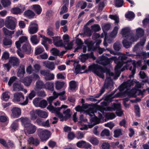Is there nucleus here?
<instances>
[{"instance_id": "1", "label": "nucleus", "mask_w": 149, "mask_h": 149, "mask_svg": "<svg viewBox=\"0 0 149 149\" xmlns=\"http://www.w3.org/2000/svg\"><path fill=\"white\" fill-rule=\"evenodd\" d=\"M129 52H126V55H123L119 56L118 58L116 56H113L111 59L113 60L117 64L115 68V74L110 71H107V69L103 68L97 64H93L89 66L88 70L91 71L95 74L102 79L104 77L103 74L106 72L107 77L104 84V87L106 89H111L113 86V82L111 79L113 77L114 79H116L119 76L120 74V69L121 67L125 65L124 67L121 69V71L123 72L125 69H129L132 71V74L129 75V77L131 78L133 77L135 73L136 67L133 62L127 61V56L134 57L136 56L133 54H129Z\"/></svg>"}, {"instance_id": "2", "label": "nucleus", "mask_w": 149, "mask_h": 149, "mask_svg": "<svg viewBox=\"0 0 149 149\" xmlns=\"http://www.w3.org/2000/svg\"><path fill=\"white\" fill-rule=\"evenodd\" d=\"M121 33L123 38L122 43L124 47L126 48L130 47L132 42L136 41L137 40L134 37L133 34L129 28L126 27L123 29Z\"/></svg>"}, {"instance_id": "3", "label": "nucleus", "mask_w": 149, "mask_h": 149, "mask_svg": "<svg viewBox=\"0 0 149 149\" xmlns=\"http://www.w3.org/2000/svg\"><path fill=\"white\" fill-rule=\"evenodd\" d=\"M22 125L24 126V131L26 135L34 133L36 130V127L32 124L29 119L26 118L20 119Z\"/></svg>"}, {"instance_id": "4", "label": "nucleus", "mask_w": 149, "mask_h": 149, "mask_svg": "<svg viewBox=\"0 0 149 149\" xmlns=\"http://www.w3.org/2000/svg\"><path fill=\"white\" fill-rule=\"evenodd\" d=\"M67 107V105H63L60 107L55 108V111H54L55 115L59 118L61 121H63L64 120H66L71 116L70 110L69 109H67L65 111H63V113L64 115V116L62 113H61V110L62 108H66Z\"/></svg>"}, {"instance_id": "5", "label": "nucleus", "mask_w": 149, "mask_h": 149, "mask_svg": "<svg viewBox=\"0 0 149 149\" xmlns=\"http://www.w3.org/2000/svg\"><path fill=\"white\" fill-rule=\"evenodd\" d=\"M135 85V88L136 89L141 87L142 84L139 83L135 79L133 81L131 80L127 81L123 83L119 87V90L120 91L124 90L125 89L128 90L131 86Z\"/></svg>"}, {"instance_id": "6", "label": "nucleus", "mask_w": 149, "mask_h": 149, "mask_svg": "<svg viewBox=\"0 0 149 149\" xmlns=\"http://www.w3.org/2000/svg\"><path fill=\"white\" fill-rule=\"evenodd\" d=\"M37 134L41 140L44 141L49 139L51 135V133L47 130L40 128L37 131Z\"/></svg>"}, {"instance_id": "7", "label": "nucleus", "mask_w": 149, "mask_h": 149, "mask_svg": "<svg viewBox=\"0 0 149 149\" xmlns=\"http://www.w3.org/2000/svg\"><path fill=\"white\" fill-rule=\"evenodd\" d=\"M107 110L109 111H116V113L119 116H121L123 114V111L121 109V104H120L113 103L111 107H108Z\"/></svg>"}, {"instance_id": "8", "label": "nucleus", "mask_w": 149, "mask_h": 149, "mask_svg": "<svg viewBox=\"0 0 149 149\" xmlns=\"http://www.w3.org/2000/svg\"><path fill=\"white\" fill-rule=\"evenodd\" d=\"M5 26L8 29L11 30L15 29L16 24L15 22V18L12 17H7L5 23Z\"/></svg>"}, {"instance_id": "9", "label": "nucleus", "mask_w": 149, "mask_h": 149, "mask_svg": "<svg viewBox=\"0 0 149 149\" xmlns=\"http://www.w3.org/2000/svg\"><path fill=\"white\" fill-rule=\"evenodd\" d=\"M38 30V24L34 22H31L28 28V31L30 34H33L37 32Z\"/></svg>"}, {"instance_id": "10", "label": "nucleus", "mask_w": 149, "mask_h": 149, "mask_svg": "<svg viewBox=\"0 0 149 149\" xmlns=\"http://www.w3.org/2000/svg\"><path fill=\"white\" fill-rule=\"evenodd\" d=\"M80 56V61L82 62H84L88 58H92L94 60L95 59V57L94 56L93 53L92 52H91L90 54H82Z\"/></svg>"}, {"instance_id": "11", "label": "nucleus", "mask_w": 149, "mask_h": 149, "mask_svg": "<svg viewBox=\"0 0 149 149\" xmlns=\"http://www.w3.org/2000/svg\"><path fill=\"white\" fill-rule=\"evenodd\" d=\"M12 111L11 117L12 118H17L21 114V110L19 108H13L12 110Z\"/></svg>"}, {"instance_id": "12", "label": "nucleus", "mask_w": 149, "mask_h": 149, "mask_svg": "<svg viewBox=\"0 0 149 149\" xmlns=\"http://www.w3.org/2000/svg\"><path fill=\"white\" fill-rule=\"evenodd\" d=\"M52 38L53 40V43L56 46L60 47L63 45L64 42L61 39L60 37H53Z\"/></svg>"}, {"instance_id": "13", "label": "nucleus", "mask_w": 149, "mask_h": 149, "mask_svg": "<svg viewBox=\"0 0 149 149\" xmlns=\"http://www.w3.org/2000/svg\"><path fill=\"white\" fill-rule=\"evenodd\" d=\"M28 143L30 144H32L35 146H38L40 144V141L37 138H34L33 136H31L28 138Z\"/></svg>"}, {"instance_id": "14", "label": "nucleus", "mask_w": 149, "mask_h": 149, "mask_svg": "<svg viewBox=\"0 0 149 149\" xmlns=\"http://www.w3.org/2000/svg\"><path fill=\"white\" fill-rule=\"evenodd\" d=\"M24 97L22 93L21 92L17 93L14 94V98L13 101L14 102H19L22 99L24 100Z\"/></svg>"}, {"instance_id": "15", "label": "nucleus", "mask_w": 149, "mask_h": 149, "mask_svg": "<svg viewBox=\"0 0 149 149\" xmlns=\"http://www.w3.org/2000/svg\"><path fill=\"white\" fill-rule=\"evenodd\" d=\"M23 51L27 54H30L31 50V46L30 43H27L24 44L22 47Z\"/></svg>"}, {"instance_id": "16", "label": "nucleus", "mask_w": 149, "mask_h": 149, "mask_svg": "<svg viewBox=\"0 0 149 149\" xmlns=\"http://www.w3.org/2000/svg\"><path fill=\"white\" fill-rule=\"evenodd\" d=\"M54 100L52 97L50 96L47 99L48 101V102L49 105L47 107V109L52 113H54V111H55V109L57 107H54L52 105V101Z\"/></svg>"}, {"instance_id": "17", "label": "nucleus", "mask_w": 149, "mask_h": 149, "mask_svg": "<svg viewBox=\"0 0 149 149\" xmlns=\"http://www.w3.org/2000/svg\"><path fill=\"white\" fill-rule=\"evenodd\" d=\"M35 95L36 92L34 90H32L31 92L29 94L28 97L26 96V99L25 101L23 103H20V104L23 105H26L27 104L28 102V97H29V99L31 100L35 96Z\"/></svg>"}, {"instance_id": "18", "label": "nucleus", "mask_w": 149, "mask_h": 149, "mask_svg": "<svg viewBox=\"0 0 149 149\" xmlns=\"http://www.w3.org/2000/svg\"><path fill=\"white\" fill-rule=\"evenodd\" d=\"M9 62L13 66L18 65L19 63V60L16 57H11L10 58Z\"/></svg>"}, {"instance_id": "19", "label": "nucleus", "mask_w": 149, "mask_h": 149, "mask_svg": "<svg viewBox=\"0 0 149 149\" xmlns=\"http://www.w3.org/2000/svg\"><path fill=\"white\" fill-rule=\"evenodd\" d=\"M85 43L87 45L88 50V51H93L96 49L94 47V43L92 41L89 39L86 40Z\"/></svg>"}, {"instance_id": "20", "label": "nucleus", "mask_w": 149, "mask_h": 149, "mask_svg": "<svg viewBox=\"0 0 149 149\" xmlns=\"http://www.w3.org/2000/svg\"><path fill=\"white\" fill-rule=\"evenodd\" d=\"M45 84L43 82L40 80L37 81L36 83L34 88L35 91H38L43 88H44Z\"/></svg>"}, {"instance_id": "21", "label": "nucleus", "mask_w": 149, "mask_h": 149, "mask_svg": "<svg viewBox=\"0 0 149 149\" xmlns=\"http://www.w3.org/2000/svg\"><path fill=\"white\" fill-rule=\"evenodd\" d=\"M99 114V118H97L96 116H94L93 118H91L90 119L92 124V125H93V126L95 125L99 124L100 123V120L102 117L101 114Z\"/></svg>"}, {"instance_id": "22", "label": "nucleus", "mask_w": 149, "mask_h": 149, "mask_svg": "<svg viewBox=\"0 0 149 149\" xmlns=\"http://www.w3.org/2000/svg\"><path fill=\"white\" fill-rule=\"evenodd\" d=\"M43 63L45 67L51 70H53L55 68V64L53 62L45 61Z\"/></svg>"}, {"instance_id": "23", "label": "nucleus", "mask_w": 149, "mask_h": 149, "mask_svg": "<svg viewBox=\"0 0 149 149\" xmlns=\"http://www.w3.org/2000/svg\"><path fill=\"white\" fill-rule=\"evenodd\" d=\"M107 58L105 56L101 57L96 61L97 63L102 65H106L109 64V62L107 60Z\"/></svg>"}, {"instance_id": "24", "label": "nucleus", "mask_w": 149, "mask_h": 149, "mask_svg": "<svg viewBox=\"0 0 149 149\" xmlns=\"http://www.w3.org/2000/svg\"><path fill=\"white\" fill-rule=\"evenodd\" d=\"M25 73L24 65H21L18 69L17 75L19 77H23Z\"/></svg>"}, {"instance_id": "25", "label": "nucleus", "mask_w": 149, "mask_h": 149, "mask_svg": "<svg viewBox=\"0 0 149 149\" xmlns=\"http://www.w3.org/2000/svg\"><path fill=\"white\" fill-rule=\"evenodd\" d=\"M24 15L29 19L33 18L35 16L34 13L30 10L25 11L24 13Z\"/></svg>"}, {"instance_id": "26", "label": "nucleus", "mask_w": 149, "mask_h": 149, "mask_svg": "<svg viewBox=\"0 0 149 149\" xmlns=\"http://www.w3.org/2000/svg\"><path fill=\"white\" fill-rule=\"evenodd\" d=\"M100 37V36L98 33H93V35L92 37L93 40L95 41H97L96 43L97 46H98L101 42V40L98 39Z\"/></svg>"}, {"instance_id": "27", "label": "nucleus", "mask_w": 149, "mask_h": 149, "mask_svg": "<svg viewBox=\"0 0 149 149\" xmlns=\"http://www.w3.org/2000/svg\"><path fill=\"white\" fill-rule=\"evenodd\" d=\"M44 88L51 91L54 90V83L52 82H47L45 84Z\"/></svg>"}, {"instance_id": "28", "label": "nucleus", "mask_w": 149, "mask_h": 149, "mask_svg": "<svg viewBox=\"0 0 149 149\" xmlns=\"http://www.w3.org/2000/svg\"><path fill=\"white\" fill-rule=\"evenodd\" d=\"M32 81V77L30 76L26 77L23 80L24 84L27 86H29Z\"/></svg>"}, {"instance_id": "29", "label": "nucleus", "mask_w": 149, "mask_h": 149, "mask_svg": "<svg viewBox=\"0 0 149 149\" xmlns=\"http://www.w3.org/2000/svg\"><path fill=\"white\" fill-rule=\"evenodd\" d=\"M3 43L4 46H11L12 44V41L10 39L5 37L3 40Z\"/></svg>"}, {"instance_id": "30", "label": "nucleus", "mask_w": 149, "mask_h": 149, "mask_svg": "<svg viewBox=\"0 0 149 149\" xmlns=\"http://www.w3.org/2000/svg\"><path fill=\"white\" fill-rule=\"evenodd\" d=\"M65 84V83L63 81H56L55 83L56 88L57 90L61 89L63 87Z\"/></svg>"}, {"instance_id": "31", "label": "nucleus", "mask_w": 149, "mask_h": 149, "mask_svg": "<svg viewBox=\"0 0 149 149\" xmlns=\"http://www.w3.org/2000/svg\"><path fill=\"white\" fill-rule=\"evenodd\" d=\"M37 112L38 116L41 118H46L48 116V114L45 111L40 110H37Z\"/></svg>"}, {"instance_id": "32", "label": "nucleus", "mask_w": 149, "mask_h": 149, "mask_svg": "<svg viewBox=\"0 0 149 149\" xmlns=\"http://www.w3.org/2000/svg\"><path fill=\"white\" fill-rule=\"evenodd\" d=\"M13 90L15 91H23V86L20 84L14 83L13 84Z\"/></svg>"}, {"instance_id": "33", "label": "nucleus", "mask_w": 149, "mask_h": 149, "mask_svg": "<svg viewBox=\"0 0 149 149\" xmlns=\"http://www.w3.org/2000/svg\"><path fill=\"white\" fill-rule=\"evenodd\" d=\"M144 33V30L141 28H139L136 29V34L138 37L143 36Z\"/></svg>"}, {"instance_id": "34", "label": "nucleus", "mask_w": 149, "mask_h": 149, "mask_svg": "<svg viewBox=\"0 0 149 149\" xmlns=\"http://www.w3.org/2000/svg\"><path fill=\"white\" fill-rule=\"evenodd\" d=\"M33 9L35 11L37 14H40L41 11L42 9L39 5H34L32 6Z\"/></svg>"}, {"instance_id": "35", "label": "nucleus", "mask_w": 149, "mask_h": 149, "mask_svg": "<svg viewBox=\"0 0 149 149\" xmlns=\"http://www.w3.org/2000/svg\"><path fill=\"white\" fill-rule=\"evenodd\" d=\"M76 43L77 46L74 51V52H76L78 49L81 48L83 44L82 42L80 39H77L76 40Z\"/></svg>"}, {"instance_id": "36", "label": "nucleus", "mask_w": 149, "mask_h": 149, "mask_svg": "<svg viewBox=\"0 0 149 149\" xmlns=\"http://www.w3.org/2000/svg\"><path fill=\"white\" fill-rule=\"evenodd\" d=\"M37 110L36 111L33 110L30 112V114L31 120H34L37 118Z\"/></svg>"}, {"instance_id": "37", "label": "nucleus", "mask_w": 149, "mask_h": 149, "mask_svg": "<svg viewBox=\"0 0 149 149\" xmlns=\"http://www.w3.org/2000/svg\"><path fill=\"white\" fill-rule=\"evenodd\" d=\"M2 30L4 34L6 36H11L12 34H13L14 33V31H10L5 27L3 28Z\"/></svg>"}, {"instance_id": "38", "label": "nucleus", "mask_w": 149, "mask_h": 149, "mask_svg": "<svg viewBox=\"0 0 149 149\" xmlns=\"http://www.w3.org/2000/svg\"><path fill=\"white\" fill-rule=\"evenodd\" d=\"M30 40L31 42L34 45L37 44L39 42V40L37 39V36L36 35L31 36Z\"/></svg>"}, {"instance_id": "39", "label": "nucleus", "mask_w": 149, "mask_h": 149, "mask_svg": "<svg viewBox=\"0 0 149 149\" xmlns=\"http://www.w3.org/2000/svg\"><path fill=\"white\" fill-rule=\"evenodd\" d=\"M139 75L140 77L142 79H144V80L143 81L144 82H146L148 81L149 79L148 77L147 76L144 72L142 71H140Z\"/></svg>"}, {"instance_id": "40", "label": "nucleus", "mask_w": 149, "mask_h": 149, "mask_svg": "<svg viewBox=\"0 0 149 149\" xmlns=\"http://www.w3.org/2000/svg\"><path fill=\"white\" fill-rule=\"evenodd\" d=\"M70 89L72 91L75 90L77 87L76 82L74 81H72L69 82Z\"/></svg>"}, {"instance_id": "41", "label": "nucleus", "mask_w": 149, "mask_h": 149, "mask_svg": "<svg viewBox=\"0 0 149 149\" xmlns=\"http://www.w3.org/2000/svg\"><path fill=\"white\" fill-rule=\"evenodd\" d=\"M21 118L16 120L12 124L11 126V127L12 130L14 131H15L17 130L18 127V123L17 122Z\"/></svg>"}, {"instance_id": "42", "label": "nucleus", "mask_w": 149, "mask_h": 149, "mask_svg": "<svg viewBox=\"0 0 149 149\" xmlns=\"http://www.w3.org/2000/svg\"><path fill=\"white\" fill-rule=\"evenodd\" d=\"M54 75L53 73H51L49 72L47 73L46 77L44 78L46 80H51L54 79Z\"/></svg>"}, {"instance_id": "43", "label": "nucleus", "mask_w": 149, "mask_h": 149, "mask_svg": "<svg viewBox=\"0 0 149 149\" xmlns=\"http://www.w3.org/2000/svg\"><path fill=\"white\" fill-rule=\"evenodd\" d=\"M8 93V92H5L3 93L1 98L3 100L6 101L8 100L10 97Z\"/></svg>"}, {"instance_id": "44", "label": "nucleus", "mask_w": 149, "mask_h": 149, "mask_svg": "<svg viewBox=\"0 0 149 149\" xmlns=\"http://www.w3.org/2000/svg\"><path fill=\"white\" fill-rule=\"evenodd\" d=\"M114 136L116 138L118 137L122 134V130L120 129L115 130L114 132Z\"/></svg>"}, {"instance_id": "45", "label": "nucleus", "mask_w": 149, "mask_h": 149, "mask_svg": "<svg viewBox=\"0 0 149 149\" xmlns=\"http://www.w3.org/2000/svg\"><path fill=\"white\" fill-rule=\"evenodd\" d=\"M76 65H77L75 68L74 72L76 74H77L81 70V66L80 65L78 64L77 63L74 62V67Z\"/></svg>"}, {"instance_id": "46", "label": "nucleus", "mask_w": 149, "mask_h": 149, "mask_svg": "<svg viewBox=\"0 0 149 149\" xmlns=\"http://www.w3.org/2000/svg\"><path fill=\"white\" fill-rule=\"evenodd\" d=\"M65 92L64 91L59 93H57L56 91H54L53 92V95L51 96L53 98H54L55 99L57 98L60 95L65 94Z\"/></svg>"}, {"instance_id": "47", "label": "nucleus", "mask_w": 149, "mask_h": 149, "mask_svg": "<svg viewBox=\"0 0 149 149\" xmlns=\"http://www.w3.org/2000/svg\"><path fill=\"white\" fill-rule=\"evenodd\" d=\"M123 3L124 1L123 0H116L115 4L116 6L120 7L123 6Z\"/></svg>"}, {"instance_id": "48", "label": "nucleus", "mask_w": 149, "mask_h": 149, "mask_svg": "<svg viewBox=\"0 0 149 149\" xmlns=\"http://www.w3.org/2000/svg\"><path fill=\"white\" fill-rule=\"evenodd\" d=\"M118 29V26H115L113 31L111 33L110 36L112 38L115 37L116 35Z\"/></svg>"}, {"instance_id": "49", "label": "nucleus", "mask_w": 149, "mask_h": 149, "mask_svg": "<svg viewBox=\"0 0 149 149\" xmlns=\"http://www.w3.org/2000/svg\"><path fill=\"white\" fill-rule=\"evenodd\" d=\"M110 135L109 131L107 129H105L103 130L101 134V136H110Z\"/></svg>"}, {"instance_id": "50", "label": "nucleus", "mask_w": 149, "mask_h": 149, "mask_svg": "<svg viewBox=\"0 0 149 149\" xmlns=\"http://www.w3.org/2000/svg\"><path fill=\"white\" fill-rule=\"evenodd\" d=\"M43 47H38L36 48L35 54L36 55L39 54L44 51Z\"/></svg>"}, {"instance_id": "51", "label": "nucleus", "mask_w": 149, "mask_h": 149, "mask_svg": "<svg viewBox=\"0 0 149 149\" xmlns=\"http://www.w3.org/2000/svg\"><path fill=\"white\" fill-rule=\"evenodd\" d=\"M1 3L4 7L8 6L11 3L10 0H2Z\"/></svg>"}, {"instance_id": "52", "label": "nucleus", "mask_w": 149, "mask_h": 149, "mask_svg": "<svg viewBox=\"0 0 149 149\" xmlns=\"http://www.w3.org/2000/svg\"><path fill=\"white\" fill-rule=\"evenodd\" d=\"M33 70L36 73L38 72L41 69V66L39 64H36L33 66Z\"/></svg>"}, {"instance_id": "53", "label": "nucleus", "mask_w": 149, "mask_h": 149, "mask_svg": "<svg viewBox=\"0 0 149 149\" xmlns=\"http://www.w3.org/2000/svg\"><path fill=\"white\" fill-rule=\"evenodd\" d=\"M109 17L115 21V23H118L119 22V18L116 15H110Z\"/></svg>"}, {"instance_id": "54", "label": "nucleus", "mask_w": 149, "mask_h": 149, "mask_svg": "<svg viewBox=\"0 0 149 149\" xmlns=\"http://www.w3.org/2000/svg\"><path fill=\"white\" fill-rule=\"evenodd\" d=\"M47 34L50 36H53L54 35L53 28L51 26H49L47 29Z\"/></svg>"}, {"instance_id": "55", "label": "nucleus", "mask_w": 149, "mask_h": 149, "mask_svg": "<svg viewBox=\"0 0 149 149\" xmlns=\"http://www.w3.org/2000/svg\"><path fill=\"white\" fill-rule=\"evenodd\" d=\"M90 141L92 144L96 145L98 144L99 142L97 138L94 137L91 138L90 139Z\"/></svg>"}, {"instance_id": "56", "label": "nucleus", "mask_w": 149, "mask_h": 149, "mask_svg": "<svg viewBox=\"0 0 149 149\" xmlns=\"http://www.w3.org/2000/svg\"><path fill=\"white\" fill-rule=\"evenodd\" d=\"M114 49L117 51H119L121 48V45L119 42H117L113 45Z\"/></svg>"}, {"instance_id": "57", "label": "nucleus", "mask_w": 149, "mask_h": 149, "mask_svg": "<svg viewBox=\"0 0 149 149\" xmlns=\"http://www.w3.org/2000/svg\"><path fill=\"white\" fill-rule=\"evenodd\" d=\"M92 30L95 31H98L101 29L100 26L98 24H95L91 26Z\"/></svg>"}, {"instance_id": "58", "label": "nucleus", "mask_w": 149, "mask_h": 149, "mask_svg": "<svg viewBox=\"0 0 149 149\" xmlns=\"http://www.w3.org/2000/svg\"><path fill=\"white\" fill-rule=\"evenodd\" d=\"M47 105V102L45 100H43L40 102V105L39 107L42 108H45Z\"/></svg>"}, {"instance_id": "59", "label": "nucleus", "mask_w": 149, "mask_h": 149, "mask_svg": "<svg viewBox=\"0 0 149 149\" xmlns=\"http://www.w3.org/2000/svg\"><path fill=\"white\" fill-rule=\"evenodd\" d=\"M134 13L132 12H129L125 14V17L126 18L129 19L133 18L134 17Z\"/></svg>"}, {"instance_id": "60", "label": "nucleus", "mask_w": 149, "mask_h": 149, "mask_svg": "<svg viewBox=\"0 0 149 149\" xmlns=\"http://www.w3.org/2000/svg\"><path fill=\"white\" fill-rule=\"evenodd\" d=\"M26 72L29 74H31L33 71H34L31 65L28 66L26 68Z\"/></svg>"}, {"instance_id": "61", "label": "nucleus", "mask_w": 149, "mask_h": 149, "mask_svg": "<svg viewBox=\"0 0 149 149\" xmlns=\"http://www.w3.org/2000/svg\"><path fill=\"white\" fill-rule=\"evenodd\" d=\"M12 12L13 13L15 14H19L22 13L20 12L19 8L17 7L13 8L12 9Z\"/></svg>"}, {"instance_id": "62", "label": "nucleus", "mask_w": 149, "mask_h": 149, "mask_svg": "<svg viewBox=\"0 0 149 149\" xmlns=\"http://www.w3.org/2000/svg\"><path fill=\"white\" fill-rule=\"evenodd\" d=\"M51 51L53 54L54 56H58L59 55V51L55 48H53Z\"/></svg>"}, {"instance_id": "63", "label": "nucleus", "mask_w": 149, "mask_h": 149, "mask_svg": "<svg viewBox=\"0 0 149 149\" xmlns=\"http://www.w3.org/2000/svg\"><path fill=\"white\" fill-rule=\"evenodd\" d=\"M85 141H80L77 143L76 145L79 148H83Z\"/></svg>"}, {"instance_id": "64", "label": "nucleus", "mask_w": 149, "mask_h": 149, "mask_svg": "<svg viewBox=\"0 0 149 149\" xmlns=\"http://www.w3.org/2000/svg\"><path fill=\"white\" fill-rule=\"evenodd\" d=\"M68 11V8L66 6L63 5L61 8V11L60 12V14L66 13Z\"/></svg>"}]
</instances>
